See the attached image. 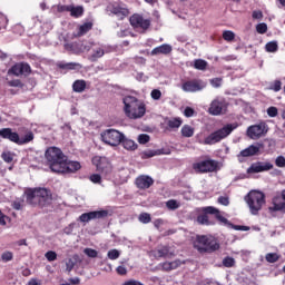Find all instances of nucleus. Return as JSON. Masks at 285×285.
<instances>
[{
    "mask_svg": "<svg viewBox=\"0 0 285 285\" xmlns=\"http://www.w3.org/2000/svg\"><path fill=\"white\" fill-rule=\"evenodd\" d=\"M24 195L27 203L33 206L45 207L52 202V193L47 188H27Z\"/></svg>",
    "mask_w": 285,
    "mask_h": 285,
    "instance_id": "obj_1",
    "label": "nucleus"
},
{
    "mask_svg": "<svg viewBox=\"0 0 285 285\" xmlns=\"http://www.w3.org/2000/svg\"><path fill=\"white\" fill-rule=\"evenodd\" d=\"M194 247L200 254H212L220 248L219 242L212 235H198L194 242Z\"/></svg>",
    "mask_w": 285,
    "mask_h": 285,
    "instance_id": "obj_2",
    "label": "nucleus"
},
{
    "mask_svg": "<svg viewBox=\"0 0 285 285\" xmlns=\"http://www.w3.org/2000/svg\"><path fill=\"white\" fill-rule=\"evenodd\" d=\"M45 157L49 168L56 174H58L59 169L67 159V156L63 155V151L57 147H49L45 153Z\"/></svg>",
    "mask_w": 285,
    "mask_h": 285,
    "instance_id": "obj_3",
    "label": "nucleus"
},
{
    "mask_svg": "<svg viewBox=\"0 0 285 285\" xmlns=\"http://www.w3.org/2000/svg\"><path fill=\"white\" fill-rule=\"evenodd\" d=\"M0 137L8 139L9 141H12L19 146L27 145L35 140V134L31 130L26 131V135L20 138L19 132H14L11 128L0 129Z\"/></svg>",
    "mask_w": 285,
    "mask_h": 285,
    "instance_id": "obj_4",
    "label": "nucleus"
},
{
    "mask_svg": "<svg viewBox=\"0 0 285 285\" xmlns=\"http://www.w3.org/2000/svg\"><path fill=\"white\" fill-rule=\"evenodd\" d=\"M124 104L125 114L130 119L141 118L146 112L145 106L140 105L138 100L134 97H126L124 99Z\"/></svg>",
    "mask_w": 285,
    "mask_h": 285,
    "instance_id": "obj_5",
    "label": "nucleus"
},
{
    "mask_svg": "<svg viewBox=\"0 0 285 285\" xmlns=\"http://www.w3.org/2000/svg\"><path fill=\"white\" fill-rule=\"evenodd\" d=\"M244 199L253 215H258L259 210L266 204L265 194L258 190L249 191Z\"/></svg>",
    "mask_w": 285,
    "mask_h": 285,
    "instance_id": "obj_6",
    "label": "nucleus"
},
{
    "mask_svg": "<svg viewBox=\"0 0 285 285\" xmlns=\"http://www.w3.org/2000/svg\"><path fill=\"white\" fill-rule=\"evenodd\" d=\"M193 169L197 174L217 173L220 170V164L219 161L205 156L204 159L193 164Z\"/></svg>",
    "mask_w": 285,
    "mask_h": 285,
    "instance_id": "obj_7",
    "label": "nucleus"
},
{
    "mask_svg": "<svg viewBox=\"0 0 285 285\" xmlns=\"http://www.w3.org/2000/svg\"><path fill=\"white\" fill-rule=\"evenodd\" d=\"M233 125L228 124L224 126L222 129H218L217 131L210 134L208 137L205 138L204 144L205 145H214L216 142H219L224 138H226L228 135L232 134V131L235 129Z\"/></svg>",
    "mask_w": 285,
    "mask_h": 285,
    "instance_id": "obj_8",
    "label": "nucleus"
},
{
    "mask_svg": "<svg viewBox=\"0 0 285 285\" xmlns=\"http://www.w3.org/2000/svg\"><path fill=\"white\" fill-rule=\"evenodd\" d=\"M101 140L112 147L118 146L124 140V135L115 129H106L100 134Z\"/></svg>",
    "mask_w": 285,
    "mask_h": 285,
    "instance_id": "obj_9",
    "label": "nucleus"
},
{
    "mask_svg": "<svg viewBox=\"0 0 285 285\" xmlns=\"http://www.w3.org/2000/svg\"><path fill=\"white\" fill-rule=\"evenodd\" d=\"M203 212L205 214L203 215H199L197 217V222L202 225H209V220H208V216L207 214H210V215H215L216 219L219 220L220 223L223 224H227L228 223V219L225 218L224 216H222L219 209L213 207V206H207V207H204L203 208Z\"/></svg>",
    "mask_w": 285,
    "mask_h": 285,
    "instance_id": "obj_10",
    "label": "nucleus"
},
{
    "mask_svg": "<svg viewBox=\"0 0 285 285\" xmlns=\"http://www.w3.org/2000/svg\"><path fill=\"white\" fill-rule=\"evenodd\" d=\"M206 87L207 82L197 78L186 80L181 83L183 91L190 94L203 91Z\"/></svg>",
    "mask_w": 285,
    "mask_h": 285,
    "instance_id": "obj_11",
    "label": "nucleus"
},
{
    "mask_svg": "<svg viewBox=\"0 0 285 285\" xmlns=\"http://www.w3.org/2000/svg\"><path fill=\"white\" fill-rule=\"evenodd\" d=\"M92 164L96 165L97 171L102 176L107 177L112 174V165L108 161V158L96 156L92 158Z\"/></svg>",
    "mask_w": 285,
    "mask_h": 285,
    "instance_id": "obj_12",
    "label": "nucleus"
},
{
    "mask_svg": "<svg viewBox=\"0 0 285 285\" xmlns=\"http://www.w3.org/2000/svg\"><path fill=\"white\" fill-rule=\"evenodd\" d=\"M227 107L228 102L224 98L217 97L212 101L208 112L213 116L224 115L227 111Z\"/></svg>",
    "mask_w": 285,
    "mask_h": 285,
    "instance_id": "obj_13",
    "label": "nucleus"
},
{
    "mask_svg": "<svg viewBox=\"0 0 285 285\" xmlns=\"http://www.w3.org/2000/svg\"><path fill=\"white\" fill-rule=\"evenodd\" d=\"M110 213L106 209L102 210H94L89 213H85L79 216L78 220L81 223H89L95 219H106Z\"/></svg>",
    "mask_w": 285,
    "mask_h": 285,
    "instance_id": "obj_14",
    "label": "nucleus"
},
{
    "mask_svg": "<svg viewBox=\"0 0 285 285\" xmlns=\"http://www.w3.org/2000/svg\"><path fill=\"white\" fill-rule=\"evenodd\" d=\"M129 22L135 29H142L144 31L148 30L151 26L150 19H144L142 16L135 13L130 17Z\"/></svg>",
    "mask_w": 285,
    "mask_h": 285,
    "instance_id": "obj_15",
    "label": "nucleus"
},
{
    "mask_svg": "<svg viewBox=\"0 0 285 285\" xmlns=\"http://www.w3.org/2000/svg\"><path fill=\"white\" fill-rule=\"evenodd\" d=\"M9 73L16 77H28L32 73V68H30V65L27 62H18L9 69Z\"/></svg>",
    "mask_w": 285,
    "mask_h": 285,
    "instance_id": "obj_16",
    "label": "nucleus"
},
{
    "mask_svg": "<svg viewBox=\"0 0 285 285\" xmlns=\"http://www.w3.org/2000/svg\"><path fill=\"white\" fill-rule=\"evenodd\" d=\"M108 11L116 16L119 20H124L130 13L129 9L126 4L122 3H114L108 7Z\"/></svg>",
    "mask_w": 285,
    "mask_h": 285,
    "instance_id": "obj_17",
    "label": "nucleus"
},
{
    "mask_svg": "<svg viewBox=\"0 0 285 285\" xmlns=\"http://www.w3.org/2000/svg\"><path fill=\"white\" fill-rule=\"evenodd\" d=\"M274 168V165L269 161H256L250 165L247 169V174H258L263 171H268Z\"/></svg>",
    "mask_w": 285,
    "mask_h": 285,
    "instance_id": "obj_18",
    "label": "nucleus"
},
{
    "mask_svg": "<svg viewBox=\"0 0 285 285\" xmlns=\"http://www.w3.org/2000/svg\"><path fill=\"white\" fill-rule=\"evenodd\" d=\"M79 169H81V164L79 161H69L67 157L57 174L77 173Z\"/></svg>",
    "mask_w": 285,
    "mask_h": 285,
    "instance_id": "obj_19",
    "label": "nucleus"
},
{
    "mask_svg": "<svg viewBox=\"0 0 285 285\" xmlns=\"http://www.w3.org/2000/svg\"><path fill=\"white\" fill-rule=\"evenodd\" d=\"M266 126L264 124L250 126L247 129V135L252 139H258L265 132Z\"/></svg>",
    "mask_w": 285,
    "mask_h": 285,
    "instance_id": "obj_20",
    "label": "nucleus"
},
{
    "mask_svg": "<svg viewBox=\"0 0 285 285\" xmlns=\"http://www.w3.org/2000/svg\"><path fill=\"white\" fill-rule=\"evenodd\" d=\"M135 184L137 188L145 190L154 185V179L147 175H141L136 178Z\"/></svg>",
    "mask_w": 285,
    "mask_h": 285,
    "instance_id": "obj_21",
    "label": "nucleus"
},
{
    "mask_svg": "<svg viewBox=\"0 0 285 285\" xmlns=\"http://www.w3.org/2000/svg\"><path fill=\"white\" fill-rule=\"evenodd\" d=\"M258 153H259V147L255 146V145H250L246 149L242 150L237 155V158H238L239 163H243L244 161L243 158L253 157V156L257 155Z\"/></svg>",
    "mask_w": 285,
    "mask_h": 285,
    "instance_id": "obj_22",
    "label": "nucleus"
},
{
    "mask_svg": "<svg viewBox=\"0 0 285 285\" xmlns=\"http://www.w3.org/2000/svg\"><path fill=\"white\" fill-rule=\"evenodd\" d=\"M156 258H170L175 254L169 252V246H160L153 252Z\"/></svg>",
    "mask_w": 285,
    "mask_h": 285,
    "instance_id": "obj_23",
    "label": "nucleus"
},
{
    "mask_svg": "<svg viewBox=\"0 0 285 285\" xmlns=\"http://www.w3.org/2000/svg\"><path fill=\"white\" fill-rule=\"evenodd\" d=\"M173 51L171 46L164 43L155 49L151 50L150 55L151 56H158V55H169Z\"/></svg>",
    "mask_w": 285,
    "mask_h": 285,
    "instance_id": "obj_24",
    "label": "nucleus"
},
{
    "mask_svg": "<svg viewBox=\"0 0 285 285\" xmlns=\"http://www.w3.org/2000/svg\"><path fill=\"white\" fill-rule=\"evenodd\" d=\"M95 24L92 23V21L86 22V23L79 26L78 32L73 36L76 38H81V37L86 36V33H88L90 30H92Z\"/></svg>",
    "mask_w": 285,
    "mask_h": 285,
    "instance_id": "obj_25",
    "label": "nucleus"
},
{
    "mask_svg": "<svg viewBox=\"0 0 285 285\" xmlns=\"http://www.w3.org/2000/svg\"><path fill=\"white\" fill-rule=\"evenodd\" d=\"M85 11H86V10H85L81 6H77V7L71 6V8H70V10H69L70 16H71L72 18H76V19H79V18L83 17V12H85Z\"/></svg>",
    "mask_w": 285,
    "mask_h": 285,
    "instance_id": "obj_26",
    "label": "nucleus"
},
{
    "mask_svg": "<svg viewBox=\"0 0 285 285\" xmlns=\"http://www.w3.org/2000/svg\"><path fill=\"white\" fill-rule=\"evenodd\" d=\"M166 124L168 126L167 129H178L181 125H183V120L181 118L177 117V118H171V119H167Z\"/></svg>",
    "mask_w": 285,
    "mask_h": 285,
    "instance_id": "obj_27",
    "label": "nucleus"
},
{
    "mask_svg": "<svg viewBox=\"0 0 285 285\" xmlns=\"http://www.w3.org/2000/svg\"><path fill=\"white\" fill-rule=\"evenodd\" d=\"M104 55H106V51H104V48L97 47L94 49V53L89 57V60L91 62H97V60H99V58L104 57Z\"/></svg>",
    "mask_w": 285,
    "mask_h": 285,
    "instance_id": "obj_28",
    "label": "nucleus"
},
{
    "mask_svg": "<svg viewBox=\"0 0 285 285\" xmlns=\"http://www.w3.org/2000/svg\"><path fill=\"white\" fill-rule=\"evenodd\" d=\"M194 132H195V128H193L189 125H184L181 130H180L181 136L185 137V138L193 137Z\"/></svg>",
    "mask_w": 285,
    "mask_h": 285,
    "instance_id": "obj_29",
    "label": "nucleus"
},
{
    "mask_svg": "<svg viewBox=\"0 0 285 285\" xmlns=\"http://www.w3.org/2000/svg\"><path fill=\"white\" fill-rule=\"evenodd\" d=\"M72 89L75 92H83L86 90V81L85 80H76L72 85Z\"/></svg>",
    "mask_w": 285,
    "mask_h": 285,
    "instance_id": "obj_30",
    "label": "nucleus"
},
{
    "mask_svg": "<svg viewBox=\"0 0 285 285\" xmlns=\"http://www.w3.org/2000/svg\"><path fill=\"white\" fill-rule=\"evenodd\" d=\"M120 144H122L124 148L127 150H135L137 148V145L135 144V141L130 139H125V136Z\"/></svg>",
    "mask_w": 285,
    "mask_h": 285,
    "instance_id": "obj_31",
    "label": "nucleus"
},
{
    "mask_svg": "<svg viewBox=\"0 0 285 285\" xmlns=\"http://www.w3.org/2000/svg\"><path fill=\"white\" fill-rule=\"evenodd\" d=\"M274 208L276 210H284L285 209V199H283L282 197H276L274 199Z\"/></svg>",
    "mask_w": 285,
    "mask_h": 285,
    "instance_id": "obj_32",
    "label": "nucleus"
},
{
    "mask_svg": "<svg viewBox=\"0 0 285 285\" xmlns=\"http://www.w3.org/2000/svg\"><path fill=\"white\" fill-rule=\"evenodd\" d=\"M207 66H208V63L203 59H196L194 61V68L197 70L204 71V70H206Z\"/></svg>",
    "mask_w": 285,
    "mask_h": 285,
    "instance_id": "obj_33",
    "label": "nucleus"
},
{
    "mask_svg": "<svg viewBox=\"0 0 285 285\" xmlns=\"http://www.w3.org/2000/svg\"><path fill=\"white\" fill-rule=\"evenodd\" d=\"M77 67H81L79 63L69 62V63H58V68L66 70H75Z\"/></svg>",
    "mask_w": 285,
    "mask_h": 285,
    "instance_id": "obj_34",
    "label": "nucleus"
},
{
    "mask_svg": "<svg viewBox=\"0 0 285 285\" xmlns=\"http://www.w3.org/2000/svg\"><path fill=\"white\" fill-rule=\"evenodd\" d=\"M161 153H158V151H155V150H146V151H142L141 154H140V157L142 158V159H148V158H151V157H154V156H156V155H160Z\"/></svg>",
    "mask_w": 285,
    "mask_h": 285,
    "instance_id": "obj_35",
    "label": "nucleus"
},
{
    "mask_svg": "<svg viewBox=\"0 0 285 285\" xmlns=\"http://www.w3.org/2000/svg\"><path fill=\"white\" fill-rule=\"evenodd\" d=\"M1 158L2 160H4L7 164H10L13 161V155L11 151H4L1 154Z\"/></svg>",
    "mask_w": 285,
    "mask_h": 285,
    "instance_id": "obj_36",
    "label": "nucleus"
},
{
    "mask_svg": "<svg viewBox=\"0 0 285 285\" xmlns=\"http://www.w3.org/2000/svg\"><path fill=\"white\" fill-rule=\"evenodd\" d=\"M139 222L142 224H148L151 222V217L148 213H141L138 217Z\"/></svg>",
    "mask_w": 285,
    "mask_h": 285,
    "instance_id": "obj_37",
    "label": "nucleus"
},
{
    "mask_svg": "<svg viewBox=\"0 0 285 285\" xmlns=\"http://www.w3.org/2000/svg\"><path fill=\"white\" fill-rule=\"evenodd\" d=\"M278 50V45L275 41H271L266 45L267 52H276Z\"/></svg>",
    "mask_w": 285,
    "mask_h": 285,
    "instance_id": "obj_38",
    "label": "nucleus"
},
{
    "mask_svg": "<svg viewBox=\"0 0 285 285\" xmlns=\"http://www.w3.org/2000/svg\"><path fill=\"white\" fill-rule=\"evenodd\" d=\"M269 89L275 92H278L282 89V82L279 80H275L271 83Z\"/></svg>",
    "mask_w": 285,
    "mask_h": 285,
    "instance_id": "obj_39",
    "label": "nucleus"
},
{
    "mask_svg": "<svg viewBox=\"0 0 285 285\" xmlns=\"http://www.w3.org/2000/svg\"><path fill=\"white\" fill-rule=\"evenodd\" d=\"M265 258L268 263H275L279 259V256L276 253H268Z\"/></svg>",
    "mask_w": 285,
    "mask_h": 285,
    "instance_id": "obj_40",
    "label": "nucleus"
},
{
    "mask_svg": "<svg viewBox=\"0 0 285 285\" xmlns=\"http://www.w3.org/2000/svg\"><path fill=\"white\" fill-rule=\"evenodd\" d=\"M166 206H167V208L170 209V210H175V209L179 208V204H178L177 200H175V199L168 200V202L166 203Z\"/></svg>",
    "mask_w": 285,
    "mask_h": 285,
    "instance_id": "obj_41",
    "label": "nucleus"
},
{
    "mask_svg": "<svg viewBox=\"0 0 285 285\" xmlns=\"http://www.w3.org/2000/svg\"><path fill=\"white\" fill-rule=\"evenodd\" d=\"M223 265L228 268L233 267L235 265V259L233 257L227 256L223 259Z\"/></svg>",
    "mask_w": 285,
    "mask_h": 285,
    "instance_id": "obj_42",
    "label": "nucleus"
},
{
    "mask_svg": "<svg viewBox=\"0 0 285 285\" xmlns=\"http://www.w3.org/2000/svg\"><path fill=\"white\" fill-rule=\"evenodd\" d=\"M83 253L91 258H96L99 255V252L92 248H85Z\"/></svg>",
    "mask_w": 285,
    "mask_h": 285,
    "instance_id": "obj_43",
    "label": "nucleus"
},
{
    "mask_svg": "<svg viewBox=\"0 0 285 285\" xmlns=\"http://www.w3.org/2000/svg\"><path fill=\"white\" fill-rule=\"evenodd\" d=\"M107 256L109 259L115 261L120 256V253L117 249H111L108 252Z\"/></svg>",
    "mask_w": 285,
    "mask_h": 285,
    "instance_id": "obj_44",
    "label": "nucleus"
},
{
    "mask_svg": "<svg viewBox=\"0 0 285 285\" xmlns=\"http://www.w3.org/2000/svg\"><path fill=\"white\" fill-rule=\"evenodd\" d=\"M49 262H55L57 259V253L55 250H49L45 254Z\"/></svg>",
    "mask_w": 285,
    "mask_h": 285,
    "instance_id": "obj_45",
    "label": "nucleus"
},
{
    "mask_svg": "<svg viewBox=\"0 0 285 285\" xmlns=\"http://www.w3.org/2000/svg\"><path fill=\"white\" fill-rule=\"evenodd\" d=\"M223 39L226 41H233L235 39V35L232 31H225L223 33Z\"/></svg>",
    "mask_w": 285,
    "mask_h": 285,
    "instance_id": "obj_46",
    "label": "nucleus"
},
{
    "mask_svg": "<svg viewBox=\"0 0 285 285\" xmlns=\"http://www.w3.org/2000/svg\"><path fill=\"white\" fill-rule=\"evenodd\" d=\"M149 140H150V137L146 134H141L138 137V142L141 144V145L147 144Z\"/></svg>",
    "mask_w": 285,
    "mask_h": 285,
    "instance_id": "obj_47",
    "label": "nucleus"
},
{
    "mask_svg": "<svg viewBox=\"0 0 285 285\" xmlns=\"http://www.w3.org/2000/svg\"><path fill=\"white\" fill-rule=\"evenodd\" d=\"M256 30L258 33L264 35L267 32V24L266 23H259L256 27Z\"/></svg>",
    "mask_w": 285,
    "mask_h": 285,
    "instance_id": "obj_48",
    "label": "nucleus"
},
{
    "mask_svg": "<svg viewBox=\"0 0 285 285\" xmlns=\"http://www.w3.org/2000/svg\"><path fill=\"white\" fill-rule=\"evenodd\" d=\"M90 181H92L94 184H101V175L99 174H92L89 177Z\"/></svg>",
    "mask_w": 285,
    "mask_h": 285,
    "instance_id": "obj_49",
    "label": "nucleus"
},
{
    "mask_svg": "<svg viewBox=\"0 0 285 285\" xmlns=\"http://www.w3.org/2000/svg\"><path fill=\"white\" fill-rule=\"evenodd\" d=\"M1 258L2 261L4 262H10L13 259V253L11 252H4L2 255H1Z\"/></svg>",
    "mask_w": 285,
    "mask_h": 285,
    "instance_id": "obj_50",
    "label": "nucleus"
},
{
    "mask_svg": "<svg viewBox=\"0 0 285 285\" xmlns=\"http://www.w3.org/2000/svg\"><path fill=\"white\" fill-rule=\"evenodd\" d=\"M275 164L277 167L284 168L285 167V157L278 156L275 160Z\"/></svg>",
    "mask_w": 285,
    "mask_h": 285,
    "instance_id": "obj_51",
    "label": "nucleus"
},
{
    "mask_svg": "<svg viewBox=\"0 0 285 285\" xmlns=\"http://www.w3.org/2000/svg\"><path fill=\"white\" fill-rule=\"evenodd\" d=\"M70 8H71V6L58 4L57 6V11L60 12V13L70 12Z\"/></svg>",
    "mask_w": 285,
    "mask_h": 285,
    "instance_id": "obj_52",
    "label": "nucleus"
},
{
    "mask_svg": "<svg viewBox=\"0 0 285 285\" xmlns=\"http://www.w3.org/2000/svg\"><path fill=\"white\" fill-rule=\"evenodd\" d=\"M184 263L185 262H181L180 259H176L174 262H169L170 271L178 268Z\"/></svg>",
    "mask_w": 285,
    "mask_h": 285,
    "instance_id": "obj_53",
    "label": "nucleus"
},
{
    "mask_svg": "<svg viewBox=\"0 0 285 285\" xmlns=\"http://www.w3.org/2000/svg\"><path fill=\"white\" fill-rule=\"evenodd\" d=\"M267 115L272 118L276 117L278 115V109L276 107H269L267 109Z\"/></svg>",
    "mask_w": 285,
    "mask_h": 285,
    "instance_id": "obj_54",
    "label": "nucleus"
},
{
    "mask_svg": "<svg viewBox=\"0 0 285 285\" xmlns=\"http://www.w3.org/2000/svg\"><path fill=\"white\" fill-rule=\"evenodd\" d=\"M223 79L222 78H214L210 80V85L214 88H219L222 86Z\"/></svg>",
    "mask_w": 285,
    "mask_h": 285,
    "instance_id": "obj_55",
    "label": "nucleus"
},
{
    "mask_svg": "<svg viewBox=\"0 0 285 285\" xmlns=\"http://www.w3.org/2000/svg\"><path fill=\"white\" fill-rule=\"evenodd\" d=\"M150 96H151V98H153L154 100H159L160 97H161V92H160V90H158V89H154V90L151 91Z\"/></svg>",
    "mask_w": 285,
    "mask_h": 285,
    "instance_id": "obj_56",
    "label": "nucleus"
},
{
    "mask_svg": "<svg viewBox=\"0 0 285 285\" xmlns=\"http://www.w3.org/2000/svg\"><path fill=\"white\" fill-rule=\"evenodd\" d=\"M184 115L185 117L190 118L195 115V110L190 107H186L184 110Z\"/></svg>",
    "mask_w": 285,
    "mask_h": 285,
    "instance_id": "obj_57",
    "label": "nucleus"
},
{
    "mask_svg": "<svg viewBox=\"0 0 285 285\" xmlns=\"http://www.w3.org/2000/svg\"><path fill=\"white\" fill-rule=\"evenodd\" d=\"M252 17L254 20H262L264 16L261 10H255V11H253Z\"/></svg>",
    "mask_w": 285,
    "mask_h": 285,
    "instance_id": "obj_58",
    "label": "nucleus"
},
{
    "mask_svg": "<svg viewBox=\"0 0 285 285\" xmlns=\"http://www.w3.org/2000/svg\"><path fill=\"white\" fill-rule=\"evenodd\" d=\"M218 203H219L220 205L228 206V205H229V198H228L227 196H220V197L218 198Z\"/></svg>",
    "mask_w": 285,
    "mask_h": 285,
    "instance_id": "obj_59",
    "label": "nucleus"
},
{
    "mask_svg": "<svg viewBox=\"0 0 285 285\" xmlns=\"http://www.w3.org/2000/svg\"><path fill=\"white\" fill-rule=\"evenodd\" d=\"M160 266H161V269L165 271V272H170L171 271L169 262H164V263L160 264Z\"/></svg>",
    "mask_w": 285,
    "mask_h": 285,
    "instance_id": "obj_60",
    "label": "nucleus"
},
{
    "mask_svg": "<svg viewBox=\"0 0 285 285\" xmlns=\"http://www.w3.org/2000/svg\"><path fill=\"white\" fill-rule=\"evenodd\" d=\"M12 208L16 210H21L22 209V203L19 200H16L12 203Z\"/></svg>",
    "mask_w": 285,
    "mask_h": 285,
    "instance_id": "obj_61",
    "label": "nucleus"
},
{
    "mask_svg": "<svg viewBox=\"0 0 285 285\" xmlns=\"http://www.w3.org/2000/svg\"><path fill=\"white\" fill-rule=\"evenodd\" d=\"M75 228V224H70L68 225L65 229H63V233L67 234V235H70L72 234V229Z\"/></svg>",
    "mask_w": 285,
    "mask_h": 285,
    "instance_id": "obj_62",
    "label": "nucleus"
},
{
    "mask_svg": "<svg viewBox=\"0 0 285 285\" xmlns=\"http://www.w3.org/2000/svg\"><path fill=\"white\" fill-rule=\"evenodd\" d=\"M67 266V271L70 272L72 268H75V262H72L71 258L68 259V262L66 263Z\"/></svg>",
    "mask_w": 285,
    "mask_h": 285,
    "instance_id": "obj_63",
    "label": "nucleus"
},
{
    "mask_svg": "<svg viewBox=\"0 0 285 285\" xmlns=\"http://www.w3.org/2000/svg\"><path fill=\"white\" fill-rule=\"evenodd\" d=\"M116 272H117L119 275H126V274H127V269H126V267H124V266H118V267L116 268Z\"/></svg>",
    "mask_w": 285,
    "mask_h": 285,
    "instance_id": "obj_64",
    "label": "nucleus"
}]
</instances>
